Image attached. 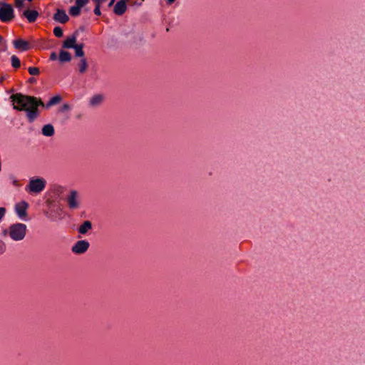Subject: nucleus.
I'll return each instance as SVG.
<instances>
[{"instance_id":"obj_1","label":"nucleus","mask_w":365,"mask_h":365,"mask_svg":"<svg viewBox=\"0 0 365 365\" xmlns=\"http://www.w3.org/2000/svg\"><path fill=\"white\" fill-rule=\"evenodd\" d=\"M14 108L24 110L30 122L34 120L38 116V107L44 106L43 103L39 98L16 93L11 96Z\"/></svg>"},{"instance_id":"obj_2","label":"nucleus","mask_w":365,"mask_h":365,"mask_svg":"<svg viewBox=\"0 0 365 365\" xmlns=\"http://www.w3.org/2000/svg\"><path fill=\"white\" fill-rule=\"evenodd\" d=\"M27 232V226L21 222L11 224L7 229L3 230L4 236H9L14 241L23 240Z\"/></svg>"},{"instance_id":"obj_3","label":"nucleus","mask_w":365,"mask_h":365,"mask_svg":"<svg viewBox=\"0 0 365 365\" xmlns=\"http://www.w3.org/2000/svg\"><path fill=\"white\" fill-rule=\"evenodd\" d=\"M46 186V180L43 178L34 177L30 178L25 190L31 195H38L44 190Z\"/></svg>"},{"instance_id":"obj_4","label":"nucleus","mask_w":365,"mask_h":365,"mask_svg":"<svg viewBox=\"0 0 365 365\" xmlns=\"http://www.w3.org/2000/svg\"><path fill=\"white\" fill-rule=\"evenodd\" d=\"M66 202L69 209H79L81 205V198L80 192L75 190H70L66 197Z\"/></svg>"},{"instance_id":"obj_5","label":"nucleus","mask_w":365,"mask_h":365,"mask_svg":"<svg viewBox=\"0 0 365 365\" xmlns=\"http://www.w3.org/2000/svg\"><path fill=\"white\" fill-rule=\"evenodd\" d=\"M14 18V9L11 5L0 3V20L2 22H9Z\"/></svg>"},{"instance_id":"obj_6","label":"nucleus","mask_w":365,"mask_h":365,"mask_svg":"<svg viewBox=\"0 0 365 365\" xmlns=\"http://www.w3.org/2000/svg\"><path fill=\"white\" fill-rule=\"evenodd\" d=\"M28 208H29L28 202L23 200L19 202H17L15 205L14 211L20 220L26 221L28 220V213H27Z\"/></svg>"},{"instance_id":"obj_7","label":"nucleus","mask_w":365,"mask_h":365,"mask_svg":"<svg viewBox=\"0 0 365 365\" xmlns=\"http://www.w3.org/2000/svg\"><path fill=\"white\" fill-rule=\"evenodd\" d=\"M89 247V243L86 240H79L73 247L72 252L75 254H83L87 251Z\"/></svg>"},{"instance_id":"obj_8","label":"nucleus","mask_w":365,"mask_h":365,"mask_svg":"<svg viewBox=\"0 0 365 365\" xmlns=\"http://www.w3.org/2000/svg\"><path fill=\"white\" fill-rule=\"evenodd\" d=\"M39 14L36 10L26 9L24 10L21 14V16L26 18L29 23L35 22Z\"/></svg>"},{"instance_id":"obj_9","label":"nucleus","mask_w":365,"mask_h":365,"mask_svg":"<svg viewBox=\"0 0 365 365\" xmlns=\"http://www.w3.org/2000/svg\"><path fill=\"white\" fill-rule=\"evenodd\" d=\"M130 0H120L118 1L113 9V11L117 15H122L126 11L127 6L126 4Z\"/></svg>"},{"instance_id":"obj_10","label":"nucleus","mask_w":365,"mask_h":365,"mask_svg":"<svg viewBox=\"0 0 365 365\" xmlns=\"http://www.w3.org/2000/svg\"><path fill=\"white\" fill-rule=\"evenodd\" d=\"M53 19L61 24H65L68 21V16L63 10L58 9L53 16Z\"/></svg>"},{"instance_id":"obj_11","label":"nucleus","mask_w":365,"mask_h":365,"mask_svg":"<svg viewBox=\"0 0 365 365\" xmlns=\"http://www.w3.org/2000/svg\"><path fill=\"white\" fill-rule=\"evenodd\" d=\"M14 46L15 48L22 51H25L29 49V43L23 39H17L14 41Z\"/></svg>"},{"instance_id":"obj_12","label":"nucleus","mask_w":365,"mask_h":365,"mask_svg":"<svg viewBox=\"0 0 365 365\" xmlns=\"http://www.w3.org/2000/svg\"><path fill=\"white\" fill-rule=\"evenodd\" d=\"M104 97L101 94H96L93 96L89 100V106L96 107L99 106L103 101Z\"/></svg>"},{"instance_id":"obj_13","label":"nucleus","mask_w":365,"mask_h":365,"mask_svg":"<svg viewBox=\"0 0 365 365\" xmlns=\"http://www.w3.org/2000/svg\"><path fill=\"white\" fill-rule=\"evenodd\" d=\"M76 45V37L72 36L64 41L63 47L65 48H73Z\"/></svg>"},{"instance_id":"obj_14","label":"nucleus","mask_w":365,"mask_h":365,"mask_svg":"<svg viewBox=\"0 0 365 365\" xmlns=\"http://www.w3.org/2000/svg\"><path fill=\"white\" fill-rule=\"evenodd\" d=\"M42 134L45 136L50 137L54 134V128L51 124L45 125L42 128Z\"/></svg>"},{"instance_id":"obj_15","label":"nucleus","mask_w":365,"mask_h":365,"mask_svg":"<svg viewBox=\"0 0 365 365\" xmlns=\"http://www.w3.org/2000/svg\"><path fill=\"white\" fill-rule=\"evenodd\" d=\"M61 100H62L61 96L60 95H56V96L52 97L49 100V101L46 105H44L43 107H45L46 108H49L50 107L59 103L61 101Z\"/></svg>"},{"instance_id":"obj_16","label":"nucleus","mask_w":365,"mask_h":365,"mask_svg":"<svg viewBox=\"0 0 365 365\" xmlns=\"http://www.w3.org/2000/svg\"><path fill=\"white\" fill-rule=\"evenodd\" d=\"M92 228V224L90 221H85L78 228V232L81 234H86Z\"/></svg>"},{"instance_id":"obj_17","label":"nucleus","mask_w":365,"mask_h":365,"mask_svg":"<svg viewBox=\"0 0 365 365\" xmlns=\"http://www.w3.org/2000/svg\"><path fill=\"white\" fill-rule=\"evenodd\" d=\"M58 59L61 62H68L71 60V56L68 51L61 50L59 53Z\"/></svg>"},{"instance_id":"obj_18","label":"nucleus","mask_w":365,"mask_h":365,"mask_svg":"<svg viewBox=\"0 0 365 365\" xmlns=\"http://www.w3.org/2000/svg\"><path fill=\"white\" fill-rule=\"evenodd\" d=\"M88 68V63L85 58H82L78 63V69L81 73H83Z\"/></svg>"},{"instance_id":"obj_19","label":"nucleus","mask_w":365,"mask_h":365,"mask_svg":"<svg viewBox=\"0 0 365 365\" xmlns=\"http://www.w3.org/2000/svg\"><path fill=\"white\" fill-rule=\"evenodd\" d=\"M81 7L75 4L70 8L69 14L73 16H78L81 13Z\"/></svg>"},{"instance_id":"obj_20","label":"nucleus","mask_w":365,"mask_h":365,"mask_svg":"<svg viewBox=\"0 0 365 365\" xmlns=\"http://www.w3.org/2000/svg\"><path fill=\"white\" fill-rule=\"evenodd\" d=\"M83 44H77L73 49L75 50V53L76 56L83 57L84 51H83Z\"/></svg>"},{"instance_id":"obj_21","label":"nucleus","mask_w":365,"mask_h":365,"mask_svg":"<svg viewBox=\"0 0 365 365\" xmlns=\"http://www.w3.org/2000/svg\"><path fill=\"white\" fill-rule=\"evenodd\" d=\"M11 65L14 68H17L20 66V60L16 56H15V55L12 56L11 58Z\"/></svg>"},{"instance_id":"obj_22","label":"nucleus","mask_w":365,"mask_h":365,"mask_svg":"<svg viewBox=\"0 0 365 365\" xmlns=\"http://www.w3.org/2000/svg\"><path fill=\"white\" fill-rule=\"evenodd\" d=\"M24 3H25V0H15L14 1V5L19 11H21L23 9V7L24 6Z\"/></svg>"},{"instance_id":"obj_23","label":"nucleus","mask_w":365,"mask_h":365,"mask_svg":"<svg viewBox=\"0 0 365 365\" xmlns=\"http://www.w3.org/2000/svg\"><path fill=\"white\" fill-rule=\"evenodd\" d=\"M53 34L56 37H61L63 36V30L61 27L56 26L53 29Z\"/></svg>"},{"instance_id":"obj_24","label":"nucleus","mask_w":365,"mask_h":365,"mask_svg":"<svg viewBox=\"0 0 365 365\" xmlns=\"http://www.w3.org/2000/svg\"><path fill=\"white\" fill-rule=\"evenodd\" d=\"M54 192L62 193L64 191V187L61 185H54L52 187Z\"/></svg>"},{"instance_id":"obj_25","label":"nucleus","mask_w":365,"mask_h":365,"mask_svg":"<svg viewBox=\"0 0 365 365\" xmlns=\"http://www.w3.org/2000/svg\"><path fill=\"white\" fill-rule=\"evenodd\" d=\"M29 73L32 76H36L39 74V69L37 67H29Z\"/></svg>"},{"instance_id":"obj_26","label":"nucleus","mask_w":365,"mask_h":365,"mask_svg":"<svg viewBox=\"0 0 365 365\" xmlns=\"http://www.w3.org/2000/svg\"><path fill=\"white\" fill-rule=\"evenodd\" d=\"M71 110V106L68 103H64L60 108V112L65 113Z\"/></svg>"},{"instance_id":"obj_27","label":"nucleus","mask_w":365,"mask_h":365,"mask_svg":"<svg viewBox=\"0 0 365 365\" xmlns=\"http://www.w3.org/2000/svg\"><path fill=\"white\" fill-rule=\"evenodd\" d=\"M88 2V0H76L75 4L82 8L86 5Z\"/></svg>"},{"instance_id":"obj_28","label":"nucleus","mask_w":365,"mask_h":365,"mask_svg":"<svg viewBox=\"0 0 365 365\" xmlns=\"http://www.w3.org/2000/svg\"><path fill=\"white\" fill-rule=\"evenodd\" d=\"M6 212L5 207H0V221L4 218Z\"/></svg>"},{"instance_id":"obj_29","label":"nucleus","mask_w":365,"mask_h":365,"mask_svg":"<svg viewBox=\"0 0 365 365\" xmlns=\"http://www.w3.org/2000/svg\"><path fill=\"white\" fill-rule=\"evenodd\" d=\"M100 6L101 4H96V8L94 9V13L96 15H101Z\"/></svg>"},{"instance_id":"obj_30","label":"nucleus","mask_w":365,"mask_h":365,"mask_svg":"<svg viewBox=\"0 0 365 365\" xmlns=\"http://www.w3.org/2000/svg\"><path fill=\"white\" fill-rule=\"evenodd\" d=\"M50 59H51V61H55V60H56V59H57V55H56V53H54V52L51 53V55H50Z\"/></svg>"},{"instance_id":"obj_31","label":"nucleus","mask_w":365,"mask_h":365,"mask_svg":"<svg viewBox=\"0 0 365 365\" xmlns=\"http://www.w3.org/2000/svg\"><path fill=\"white\" fill-rule=\"evenodd\" d=\"M96 4H102L105 2L106 0H93Z\"/></svg>"},{"instance_id":"obj_32","label":"nucleus","mask_w":365,"mask_h":365,"mask_svg":"<svg viewBox=\"0 0 365 365\" xmlns=\"http://www.w3.org/2000/svg\"><path fill=\"white\" fill-rule=\"evenodd\" d=\"M114 2H115V0H110V1L108 4V6L110 7L111 6H113Z\"/></svg>"},{"instance_id":"obj_33","label":"nucleus","mask_w":365,"mask_h":365,"mask_svg":"<svg viewBox=\"0 0 365 365\" xmlns=\"http://www.w3.org/2000/svg\"><path fill=\"white\" fill-rule=\"evenodd\" d=\"M175 0H168V4H172L175 1Z\"/></svg>"},{"instance_id":"obj_34","label":"nucleus","mask_w":365,"mask_h":365,"mask_svg":"<svg viewBox=\"0 0 365 365\" xmlns=\"http://www.w3.org/2000/svg\"><path fill=\"white\" fill-rule=\"evenodd\" d=\"M3 41H4V39H3L2 36H0V44H1Z\"/></svg>"},{"instance_id":"obj_35","label":"nucleus","mask_w":365,"mask_h":365,"mask_svg":"<svg viewBox=\"0 0 365 365\" xmlns=\"http://www.w3.org/2000/svg\"><path fill=\"white\" fill-rule=\"evenodd\" d=\"M29 2H31L33 0H28Z\"/></svg>"}]
</instances>
